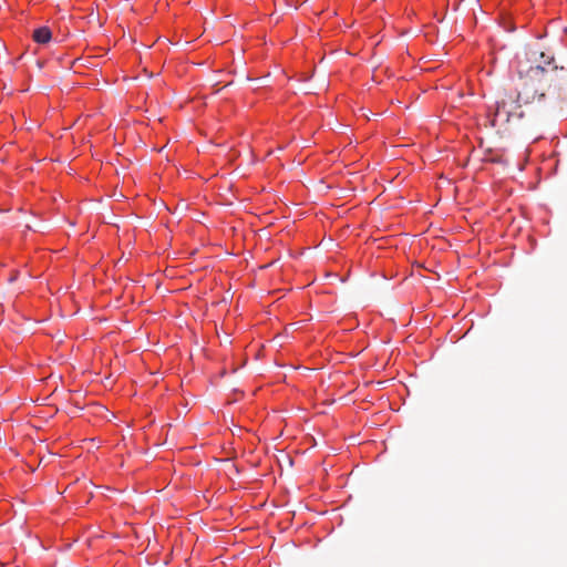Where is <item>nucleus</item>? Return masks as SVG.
<instances>
[{
	"label": "nucleus",
	"instance_id": "nucleus-2",
	"mask_svg": "<svg viewBox=\"0 0 567 567\" xmlns=\"http://www.w3.org/2000/svg\"><path fill=\"white\" fill-rule=\"evenodd\" d=\"M536 54H538V59H535V62H537V64L544 65L548 70H553V74H557L558 70H561V71L564 70V66L557 65L556 59L553 53L545 52V51H539V52L534 51L533 55H536Z\"/></svg>",
	"mask_w": 567,
	"mask_h": 567
},
{
	"label": "nucleus",
	"instance_id": "nucleus-3",
	"mask_svg": "<svg viewBox=\"0 0 567 567\" xmlns=\"http://www.w3.org/2000/svg\"><path fill=\"white\" fill-rule=\"evenodd\" d=\"M32 39L39 44H47L52 39V32L49 27H40L33 31Z\"/></svg>",
	"mask_w": 567,
	"mask_h": 567
},
{
	"label": "nucleus",
	"instance_id": "nucleus-1",
	"mask_svg": "<svg viewBox=\"0 0 567 567\" xmlns=\"http://www.w3.org/2000/svg\"><path fill=\"white\" fill-rule=\"evenodd\" d=\"M520 74V87L518 100L524 103L542 101L551 90L560 87V80L553 70H548L542 64L530 66L525 73Z\"/></svg>",
	"mask_w": 567,
	"mask_h": 567
},
{
	"label": "nucleus",
	"instance_id": "nucleus-4",
	"mask_svg": "<svg viewBox=\"0 0 567 567\" xmlns=\"http://www.w3.org/2000/svg\"><path fill=\"white\" fill-rule=\"evenodd\" d=\"M498 118H504L505 121H508L509 118V112L505 109V102H497L496 110L492 120V125L495 126Z\"/></svg>",
	"mask_w": 567,
	"mask_h": 567
}]
</instances>
